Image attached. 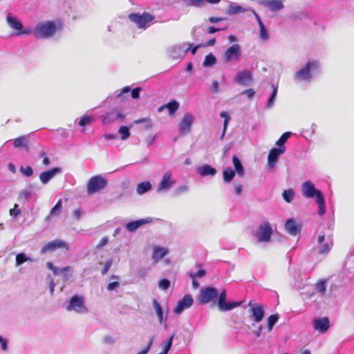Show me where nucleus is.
Listing matches in <instances>:
<instances>
[{"label": "nucleus", "mask_w": 354, "mask_h": 354, "mask_svg": "<svg viewBox=\"0 0 354 354\" xmlns=\"http://www.w3.org/2000/svg\"><path fill=\"white\" fill-rule=\"evenodd\" d=\"M313 326L315 330H317L319 333H324L329 328V319L327 317L314 319L313 321Z\"/></svg>", "instance_id": "obj_12"}, {"label": "nucleus", "mask_w": 354, "mask_h": 354, "mask_svg": "<svg viewBox=\"0 0 354 354\" xmlns=\"http://www.w3.org/2000/svg\"><path fill=\"white\" fill-rule=\"evenodd\" d=\"M26 261H32V259L30 257H26L24 253H19L16 255V266H20Z\"/></svg>", "instance_id": "obj_36"}, {"label": "nucleus", "mask_w": 354, "mask_h": 354, "mask_svg": "<svg viewBox=\"0 0 354 354\" xmlns=\"http://www.w3.org/2000/svg\"><path fill=\"white\" fill-rule=\"evenodd\" d=\"M290 136H291L290 132H286V133H283L281 136V137L279 138V140L277 141L276 145L277 146H279V147H284L283 146L284 143L287 141V140L290 138Z\"/></svg>", "instance_id": "obj_39"}, {"label": "nucleus", "mask_w": 354, "mask_h": 354, "mask_svg": "<svg viewBox=\"0 0 354 354\" xmlns=\"http://www.w3.org/2000/svg\"><path fill=\"white\" fill-rule=\"evenodd\" d=\"M189 276L192 279L193 288L197 289L200 285H199V283L196 279V275H194V272H190L189 273Z\"/></svg>", "instance_id": "obj_51"}, {"label": "nucleus", "mask_w": 354, "mask_h": 354, "mask_svg": "<svg viewBox=\"0 0 354 354\" xmlns=\"http://www.w3.org/2000/svg\"><path fill=\"white\" fill-rule=\"evenodd\" d=\"M333 246V239H330L328 242L324 243L320 247L319 254L322 255H326L330 251Z\"/></svg>", "instance_id": "obj_30"}, {"label": "nucleus", "mask_w": 354, "mask_h": 354, "mask_svg": "<svg viewBox=\"0 0 354 354\" xmlns=\"http://www.w3.org/2000/svg\"><path fill=\"white\" fill-rule=\"evenodd\" d=\"M260 37L263 40H267L269 37L268 31L264 26V24L260 25Z\"/></svg>", "instance_id": "obj_44"}, {"label": "nucleus", "mask_w": 354, "mask_h": 354, "mask_svg": "<svg viewBox=\"0 0 354 354\" xmlns=\"http://www.w3.org/2000/svg\"><path fill=\"white\" fill-rule=\"evenodd\" d=\"M224 20L223 17H210L208 18V21L210 23H217Z\"/></svg>", "instance_id": "obj_61"}, {"label": "nucleus", "mask_w": 354, "mask_h": 354, "mask_svg": "<svg viewBox=\"0 0 354 354\" xmlns=\"http://www.w3.org/2000/svg\"><path fill=\"white\" fill-rule=\"evenodd\" d=\"M211 89L213 93H217L218 89V83L217 81H214L211 86Z\"/></svg>", "instance_id": "obj_64"}, {"label": "nucleus", "mask_w": 354, "mask_h": 354, "mask_svg": "<svg viewBox=\"0 0 354 354\" xmlns=\"http://www.w3.org/2000/svg\"><path fill=\"white\" fill-rule=\"evenodd\" d=\"M190 6L200 7L204 5V0H189Z\"/></svg>", "instance_id": "obj_57"}, {"label": "nucleus", "mask_w": 354, "mask_h": 354, "mask_svg": "<svg viewBox=\"0 0 354 354\" xmlns=\"http://www.w3.org/2000/svg\"><path fill=\"white\" fill-rule=\"evenodd\" d=\"M262 4L271 11H279L283 8L281 0H263Z\"/></svg>", "instance_id": "obj_21"}, {"label": "nucleus", "mask_w": 354, "mask_h": 354, "mask_svg": "<svg viewBox=\"0 0 354 354\" xmlns=\"http://www.w3.org/2000/svg\"><path fill=\"white\" fill-rule=\"evenodd\" d=\"M198 173L201 176H214L216 170L209 165H205L198 169Z\"/></svg>", "instance_id": "obj_25"}, {"label": "nucleus", "mask_w": 354, "mask_h": 354, "mask_svg": "<svg viewBox=\"0 0 354 354\" xmlns=\"http://www.w3.org/2000/svg\"><path fill=\"white\" fill-rule=\"evenodd\" d=\"M18 205L15 204L14 207L12 209H10V214L11 216H17L20 214V209L18 208Z\"/></svg>", "instance_id": "obj_55"}, {"label": "nucleus", "mask_w": 354, "mask_h": 354, "mask_svg": "<svg viewBox=\"0 0 354 354\" xmlns=\"http://www.w3.org/2000/svg\"><path fill=\"white\" fill-rule=\"evenodd\" d=\"M130 92V87L129 86H125L122 88V90L121 91V92L120 93H118L117 95V97L118 98H120L122 97V95L124 94V93H128Z\"/></svg>", "instance_id": "obj_62"}, {"label": "nucleus", "mask_w": 354, "mask_h": 354, "mask_svg": "<svg viewBox=\"0 0 354 354\" xmlns=\"http://www.w3.org/2000/svg\"><path fill=\"white\" fill-rule=\"evenodd\" d=\"M60 171L61 169L59 167H55L48 171H44L39 175V180L43 184H46Z\"/></svg>", "instance_id": "obj_20"}, {"label": "nucleus", "mask_w": 354, "mask_h": 354, "mask_svg": "<svg viewBox=\"0 0 354 354\" xmlns=\"http://www.w3.org/2000/svg\"><path fill=\"white\" fill-rule=\"evenodd\" d=\"M111 264H112V261L111 260L108 261L107 262H106L104 263V267H103V268L102 270V275L106 274V272L110 269V268L111 266Z\"/></svg>", "instance_id": "obj_56"}, {"label": "nucleus", "mask_w": 354, "mask_h": 354, "mask_svg": "<svg viewBox=\"0 0 354 354\" xmlns=\"http://www.w3.org/2000/svg\"><path fill=\"white\" fill-rule=\"evenodd\" d=\"M153 305L156 310L159 322L160 324H162L163 322V311H162V307L160 305V304L158 302V301L155 299L153 300Z\"/></svg>", "instance_id": "obj_32"}, {"label": "nucleus", "mask_w": 354, "mask_h": 354, "mask_svg": "<svg viewBox=\"0 0 354 354\" xmlns=\"http://www.w3.org/2000/svg\"><path fill=\"white\" fill-rule=\"evenodd\" d=\"M109 243V239L106 236L103 237L98 244L96 245V248L100 250L102 249L104 246H105Z\"/></svg>", "instance_id": "obj_52"}, {"label": "nucleus", "mask_w": 354, "mask_h": 354, "mask_svg": "<svg viewBox=\"0 0 354 354\" xmlns=\"http://www.w3.org/2000/svg\"><path fill=\"white\" fill-rule=\"evenodd\" d=\"M170 281L167 279H161L158 283V286L160 288L166 290L169 288Z\"/></svg>", "instance_id": "obj_43"}, {"label": "nucleus", "mask_w": 354, "mask_h": 354, "mask_svg": "<svg viewBox=\"0 0 354 354\" xmlns=\"http://www.w3.org/2000/svg\"><path fill=\"white\" fill-rule=\"evenodd\" d=\"M317 292L321 294H324L326 290V285L325 281H319L316 286Z\"/></svg>", "instance_id": "obj_45"}, {"label": "nucleus", "mask_w": 354, "mask_h": 354, "mask_svg": "<svg viewBox=\"0 0 354 354\" xmlns=\"http://www.w3.org/2000/svg\"><path fill=\"white\" fill-rule=\"evenodd\" d=\"M6 20L11 28L17 30V35H19L21 34L23 26L20 21L10 14L7 16Z\"/></svg>", "instance_id": "obj_22"}, {"label": "nucleus", "mask_w": 354, "mask_h": 354, "mask_svg": "<svg viewBox=\"0 0 354 354\" xmlns=\"http://www.w3.org/2000/svg\"><path fill=\"white\" fill-rule=\"evenodd\" d=\"M167 254V250L159 246L153 248L152 259L154 262H158Z\"/></svg>", "instance_id": "obj_24"}, {"label": "nucleus", "mask_w": 354, "mask_h": 354, "mask_svg": "<svg viewBox=\"0 0 354 354\" xmlns=\"http://www.w3.org/2000/svg\"><path fill=\"white\" fill-rule=\"evenodd\" d=\"M218 295V290L214 287L202 288L197 297V301L201 305L206 304L216 299Z\"/></svg>", "instance_id": "obj_3"}, {"label": "nucleus", "mask_w": 354, "mask_h": 354, "mask_svg": "<svg viewBox=\"0 0 354 354\" xmlns=\"http://www.w3.org/2000/svg\"><path fill=\"white\" fill-rule=\"evenodd\" d=\"M252 74L248 70L239 72L235 77V82L241 86H247L252 81Z\"/></svg>", "instance_id": "obj_15"}, {"label": "nucleus", "mask_w": 354, "mask_h": 354, "mask_svg": "<svg viewBox=\"0 0 354 354\" xmlns=\"http://www.w3.org/2000/svg\"><path fill=\"white\" fill-rule=\"evenodd\" d=\"M282 195H283V199L287 203H290L292 201L293 198H294L295 192H294V191L292 189H289L285 190L283 192Z\"/></svg>", "instance_id": "obj_38"}, {"label": "nucleus", "mask_w": 354, "mask_h": 354, "mask_svg": "<svg viewBox=\"0 0 354 354\" xmlns=\"http://www.w3.org/2000/svg\"><path fill=\"white\" fill-rule=\"evenodd\" d=\"M171 176L170 172H166L164 174L162 180L158 185V191L167 190L174 184L175 181L171 179Z\"/></svg>", "instance_id": "obj_19"}, {"label": "nucleus", "mask_w": 354, "mask_h": 354, "mask_svg": "<svg viewBox=\"0 0 354 354\" xmlns=\"http://www.w3.org/2000/svg\"><path fill=\"white\" fill-rule=\"evenodd\" d=\"M149 222H150V220L145 219V218H142V219H140V220L131 221V222L128 223L126 225V229L129 232H135L140 226H142V225L146 224V223H147Z\"/></svg>", "instance_id": "obj_23"}, {"label": "nucleus", "mask_w": 354, "mask_h": 354, "mask_svg": "<svg viewBox=\"0 0 354 354\" xmlns=\"http://www.w3.org/2000/svg\"><path fill=\"white\" fill-rule=\"evenodd\" d=\"M215 43H216V39L212 38V39H209V41H207L206 43L202 44V46L203 47L212 46L215 44Z\"/></svg>", "instance_id": "obj_63"}, {"label": "nucleus", "mask_w": 354, "mask_h": 354, "mask_svg": "<svg viewBox=\"0 0 354 354\" xmlns=\"http://www.w3.org/2000/svg\"><path fill=\"white\" fill-rule=\"evenodd\" d=\"M272 87H273L272 93L271 96L270 97L268 102V107H270L272 106L275 96L277 95V88L274 87V86Z\"/></svg>", "instance_id": "obj_48"}, {"label": "nucleus", "mask_w": 354, "mask_h": 354, "mask_svg": "<svg viewBox=\"0 0 354 354\" xmlns=\"http://www.w3.org/2000/svg\"><path fill=\"white\" fill-rule=\"evenodd\" d=\"M151 188L150 183L149 181H144L137 185L136 192L138 194L141 195L149 191Z\"/></svg>", "instance_id": "obj_27"}, {"label": "nucleus", "mask_w": 354, "mask_h": 354, "mask_svg": "<svg viewBox=\"0 0 354 354\" xmlns=\"http://www.w3.org/2000/svg\"><path fill=\"white\" fill-rule=\"evenodd\" d=\"M107 184L106 179L101 176L91 177L87 183V193L93 194L104 189Z\"/></svg>", "instance_id": "obj_6"}, {"label": "nucleus", "mask_w": 354, "mask_h": 354, "mask_svg": "<svg viewBox=\"0 0 354 354\" xmlns=\"http://www.w3.org/2000/svg\"><path fill=\"white\" fill-rule=\"evenodd\" d=\"M62 209V200L59 199L56 205L50 210V215H58Z\"/></svg>", "instance_id": "obj_42"}, {"label": "nucleus", "mask_w": 354, "mask_h": 354, "mask_svg": "<svg viewBox=\"0 0 354 354\" xmlns=\"http://www.w3.org/2000/svg\"><path fill=\"white\" fill-rule=\"evenodd\" d=\"M216 62V57L212 54L209 53L205 56V59L203 63V66L205 67L212 66L214 65Z\"/></svg>", "instance_id": "obj_33"}, {"label": "nucleus", "mask_w": 354, "mask_h": 354, "mask_svg": "<svg viewBox=\"0 0 354 354\" xmlns=\"http://www.w3.org/2000/svg\"><path fill=\"white\" fill-rule=\"evenodd\" d=\"M227 27L215 28L214 26H209L207 29V32L208 34H213V33H215V32H218V31L225 30H227Z\"/></svg>", "instance_id": "obj_47"}, {"label": "nucleus", "mask_w": 354, "mask_h": 354, "mask_svg": "<svg viewBox=\"0 0 354 354\" xmlns=\"http://www.w3.org/2000/svg\"><path fill=\"white\" fill-rule=\"evenodd\" d=\"M254 91L252 88L245 90L242 94L246 95L248 98H252L254 95Z\"/></svg>", "instance_id": "obj_60"}, {"label": "nucleus", "mask_w": 354, "mask_h": 354, "mask_svg": "<svg viewBox=\"0 0 354 354\" xmlns=\"http://www.w3.org/2000/svg\"><path fill=\"white\" fill-rule=\"evenodd\" d=\"M66 310L68 311L74 310L77 313H86L88 312L87 308L84 306V297L77 295L71 298Z\"/></svg>", "instance_id": "obj_7"}, {"label": "nucleus", "mask_w": 354, "mask_h": 354, "mask_svg": "<svg viewBox=\"0 0 354 354\" xmlns=\"http://www.w3.org/2000/svg\"><path fill=\"white\" fill-rule=\"evenodd\" d=\"M318 63L316 61H309L306 64L298 71L295 74V78L298 80L310 82L312 79L310 71L317 70Z\"/></svg>", "instance_id": "obj_4"}, {"label": "nucleus", "mask_w": 354, "mask_h": 354, "mask_svg": "<svg viewBox=\"0 0 354 354\" xmlns=\"http://www.w3.org/2000/svg\"><path fill=\"white\" fill-rule=\"evenodd\" d=\"M94 121V119L92 116L88 115H84L81 117L79 120L78 124L80 127H86L90 124H91Z\"/></svg>", "instance_id": "obj_34"}, {"label": "nucleus", "mask_w": 354, "mask_h": 354, "mask_svg": "<svg viewBox=\"0 0 354 354\" xmlns=\"http://www.w3.org/2000/svg\"><path fill=\"white\" fill-rule=\"evenodd\" d=\"M232 163H233L235 171L237 173V174L240 176H243L244 175V169H243V167L239 158L237 156H233Z\"/></svg>", "instance_id": "obj_26"}, {"label": "nucleus", "mask_w": 354, "mask_h": 354, "mask_svg": "<svg viewBox=\"0 0 354 354\" xmlns=\"http://www.w3.org/2000/svg\"><path fill=\"white\" fill-rule=\"evenodd\" d=\"M166 109H168L169 113L173 115L179 109V103L173 100L166 104Z\"/></svg>", "instance_id": "obj_31"}, {"label": "nucleus", "mask_w": 354, "mask_h": 354, "mask_svg": "<svg viewBox=\"0 0 354 354\" xmlns=\"http://www.w3.org/2000/svg\"><path fill=\"white\" fill-rule=\"evenodd\" d=\"M174 337V334L170 335V337L168 338L167 341L162 344V351L164 353H165L166 354H167V353L169 352V349L171 347Z\"/></svg>", "instance_id": "obj_40"}, {"label": "nucleus", "mask_w": 354, "mask_h": 354, "mask_svg": "<svg viewBox=\"0 0 354 354\" xmlns=\"http://www.w3.org/2000/svg\"><path fill=\"white\" fill-rule=\"evenodd\" d=\"M285 149V147L272 148L268 156V165L271 167H274L278 160L279 156L284 153Z\"/></svg>", "instance_id": "obj_16"}, {"label": "nucleus", "mask_w": 354, "mask_h": 354, "mask_svg": "<svg viewBox=\"0 0 354 354\" xmlns=\"http://www.w3.org/2000/svg\"><path fill=\"white\" fill-rule=\"evenodd\" d=\"M235 176V171H233L231 168L227 167L225 168L223 171V178L225 183H229L232 181L233 178Z\"/></svg>", "instance_id": "obj_28"}, {"label": "nucleus", "mask_w": 354, "mask_h": 354, "mask_svg": "<svg viewBox=\"0 0 354 354\" xmlns=\"http://www.w3.org/2000/svg\"><path fill=\"white\" fill-rule=\"evenodd\" d=\"M57 30L55 22L48 21L37 24L34 30L37 38L43 39L52 37Z\"/></svg>", "instance_id": "obj_2"}, {"label": "nucleus", "mask_w": 354, "mask_h": 354, "mask_svg": "<svg viewBox=\"0 0 354 354\" xmlns=\"http://www.w3.org/2000/svg\"><path fill=\"white\" fill-rule=\"evenodd\" d=\"M301 225L297 224L293 218L288 219L285 224V229L291 236H297L301 232Z\"/></svg>", "instance_id": "obj_18"}, {"label": "nucleus", "mask_w": 354, "mask_h": 354, "mask_svg": "<svg viewBox=\"0 0 354 354\" xmlns=\"http://www.w3.org/2000/svg\"><path fill=\"white\" fill-rule=\"evenodd\" d=\"M220 116L221 118H224L223 131V133L221 136V139H223V138L224 137V135L225 133V131L227 129L229 121L230 120V115L225 111H222L220 114Z\"/></svg>", "instance_id": "obj_37"}, {"label": "nucleus", "mask_w": 354, "mask_h": 354, "mask_svg": "<svg viewBox=\"0 0 354 354\" xmlns=\"http://www.w3.org/2000/svg\"><path fill=\"white\" fill-rule=\"evenodd\" d=\"M141 91V88L140 87H136L135 88H133L132 91H131V97L132 98L135 99V100H137L140 97V93Z\"/></svg>", "instance_id": "obj_54"}, {"label": "nucleus", "mask_w": 354, "mask_h": 354, "mask_svg": "<svg viewBox=\"0 0 354 354\" xmlns=\"http://www.w3.org/2000/svg\"><path fill=\"white\" fill-rule=\"evenodd\" d=\"M21 173L27 176V177H30L33 174V171H32V169L31 168V167L30 166H27L26 167L24 168V167H21L20 169Z\"/></svg>", "instance_id": "obj_46"}, {"label": "nucleus", "mask_w": 354, "mask_h": 354, "mask_svg": "<svg viewBox=\"0 0 354 354\" xmlns=\"http://www.w3.org/2000/svg\"><path fill=\"white\" fill-rule=\"evenodd\" d=\"M144 122H146L147 124V127L148 129L151 128L152 124L151 122V119L149 118H142V119H139V120L135 121L136 124H140V123H144Z\"/></svg>", "instance_id": "obj_50"}, {"label": "nucleus", "mask_w": 354, "mask_h": 354, "mask_svg": "<svg viewBox=\"0 0 354 354\" xmlns=\"http://www.w3.org/2000/svg\"><path fill=\"white\" fill-rule=\"evenodd\" d=\"M119 286H120V283L118 281L111 282L107 286V290L109 291H112L114 289H115L116 288H118Z\"/></svg>", "instance_id": "obj_58"}, {"label": "nucleus", "mask_w": 354, "mask_h": 354, "mask_svg": "<svg viewBox=\"0 0 354 354\" xmlns=\"http://www.w3.org/2000/svg\"><path fill=\"white\" fill-rule=\"evenodd\" d=\"M59 249H63L65 251H68V245L65 241L62 240H53L52 241L47 243L42 247L41 250V253L45 254L48 252H54Z\"/></svg>", "instance_id": "obj_10"}, {"label": "nucleus", "mask_w": 354, "mask_h": 354, "mask_svg": "<svg viewBox=\"0 0 354 354\" xmlns=\"http://www.w3.org/2000/svg\"><path fill=\"white\" fill-rule=\"evenodd\" d=\"M13 146L15 148L27 147L28 141L26 136H20L13 140Z\"/></svg>", "instance_id": "obj_29"}, {"label": "nucleus", "mask_w": 354, "mask_h": 354, "mask_svg": "<svg viewBox=\"0 0 354 354\" xmlns=\"http://www.w3.org/2000/svg\"><path fill=\"white\" fill-rule=\"evenodd\" d=\"M250 311L251 313L250 317L256 323H259L263 319L265 311L262 304H253L252 301H250L248 304Z\"/></svg>", "instance_id": "obj_8"}, {"label": "nucleus", "mask_w": 354, "mask_h": 354, "mask_svg": "<svg viewBox=\"0 0 354 354\" xmlns=\"http://www.w3.org/2000/svg\"><path fill=\"white\" fill-rule=\"evenodd\" d=\"M272 229L269 223H265L259 226V231L254 233L259 242H268L272 234Z\"/></svg>", "instance_id": "obj_9"}, {"label": "nucleus", "mask_w": 354, "mask_h": 354, "mask_svg": "<svg viewBox=\"0 0 354 354\" xmlns=\"http://www.w3.org/2000/svg\"><path fill=\"white\" fill-rule=\"evenodd\" d=\"M201 47H203L202 44H198L194 46L192 44H189V48L185 50V53L188 52L189 50H191L192 54L194 55L196 53L197 50Z\"/></svg>", "instance_id": "obj_49"}, {"label": "nucleus", "mask_w": 354, "mask_h": 354, "mask_svg": "<svg viewBox=\"0 0 354 354\" xmlns=\"http://www.w3.org/2000/svg\"><path fill=\"white\" fill-rule=\"evenodd\" d=\"M226 299V292L225 290H223L219 295L218 300V307L221 311H227L231 310L234 308H236L241 306V302H229L227 303L225 301Z\"/></svg>", "instance_id": "obj_11"}, {"label": "nucleus", "mask_w": 354, "mask_h": 354, "mask_svg": "<svg viewBox=\"0 0 354 354\" xmlns=\"http://www.w3.org/2000/svg\"><path fill=\"white\" fill-rule=\"evenodd\" d=\"M241 56V47L239 44L231 46L225 53V60L229 62L231 59H239Z\"/></svg>", "instance_id": "obj_17"}, {"label": "nucleus", "mask_w": 354, "mask_h": 354, "mask_svg": "<svg viewBox=\"0 0 354 354\" xmlns=\"http://www.w3.org/2000/svg\"><path fill=\"white\" fill-rule=\"evenodd\" d=\"M40 156L43 158L42 163L44 166L47 167L50 165V159L46 156V153L44 151L40 153Z\"/></svg>", "instance_id": "obj_53"}, {"label": "nucleus", "mask_w": 354, "mask_h": 354, "mask_svg": "<svg viewBox=\"0 0 354 354\" xmlns=\"http://www.w3.org/2000/svg\"><path fill=\"white\" fill-rule=\"evenodd\" d=\"M122 140H126L130 136L129 129L126 126H122L119 129Z\"/></svg>", "instance_id": "obj_41"}, {"label": "nucleus", "mask_w": 354, "mask_h": 354, "mask_svg": "<svg viewBox=\"0 0 354 354\" xmlns=\"http://www.w3.org/2000/svg\"><path fill=\"white\" fill-rule=\"evenodd\" d=\"M154 18V16L147 12L142 15L131 13L129 15L130 21L136 24L139 28H145L147 25L151 22Z\"/></svg>", "instance_id": "obj_5"}, {"label": "nucleus", "mask_w": 354, "mask_h": 354, "mask_svg": "<svg viewBox=\"0 0 354 354\" xmlns=\"http://www.w3.org/2000/svg\"><path fill=\"white\" fill-rule=\"evenodd\" d=\"M194 300L191 295H185L182 299L178 301L174 309L176 314H180L185 309L189 308L193 304Z\"/></svg>", "instance_id": "obj_14"}, {"label": "nucleus", "mask_w": 354, "mask_h": 354, "mask_svg": "<svg viewBox=\"0 0 354 354\" xmlns=\"http://www.w3.org/2000/svg\"><path fill=\"white\" fill-rule=\"evenodd\" d=\"M0 345L3 351H6L8 350L7 340L0 336Z\"/></svg>", "instance_id": "obj_59"}, {"label": "nucleus", "mask_w": 354, "mask_h": 354, "mask_svg": "<svg viewBox=\"0 0 354 354\" xmlns=\"http://www.w3.org/2000/svg\"><path fill=\"white\" fill-rule=\"evenodd\" d=\"M279 317L278 314H273L268 317V330L269 332L272 331L274 325L279 320Z\"/></svg>", "instance_id": "obj_35"}, {"label": "nucleus", "mask_w": 354, "mask_h": 354, "mask_svg": "<svg viewBox=\"0 0 354 354\" xmlns=\"http://www.w3.org/2000/svg\"><path fill=\"white\" fill-rule=\"evenodd\" d=\"M301 191L303 195L308 198L316 197V203L318 205V213L322 216L325 214L326 206L325 200L322 193L317 189L313 183L310 181H306L302 184Z\"/></svg>", "instance_id": "obj_1"}, {"label": "nucleus", "mask_w": 354, "mask_h": 354, "mask_svg": "<svg viewBox=\"0 0 354 354\" xmlns=\"http://www.w3.org/2000/svg\"><path fill=\"white\" fill-rule=\"evenodd\" d=\"M193 121L194 117L190 113L185 115L179 124V131L182 135H186L189 132Z\"/></svg>", "instance_id": "obj_13"}]
</instances>
